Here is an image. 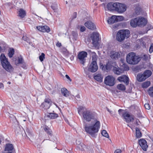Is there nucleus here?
<instances>
[{"label":"nucleus","mask_w":153,"mask_h":153,"mask_svg":"<svg viewBox=\"0 0 153 153\" xmlns=\"http://www.w3.org/2000/svg\"><path fill=\"white\" fill-rule=\"evenodd\" d=\"M0 60L2 67L6 71L11 72L13 71V68L8 61L4 54H1L0 56Z\"/></svg>","instance_id":"nucleus-3"},{"label":"nucleus","mask_w":153,"mask_h":153,"mask_svg":"<svg viewBox=\"0 0 153 153\" xmlns=\"http://www.w3.org/2000/svg\"><path fill=\"white\" fill-rule=\"evenodd\" d=\"M45 55L43 53L41 54V55L39 56V59L41 62H42L45 58Z\"/></svg>","instance_id":"nucleus-45"},{"label":"nucleus","mask_w":153,"mask_h":153,"mask_svg":"<svg viewBox=\"0 0 153 153\" xmlns=\"http://www.w3.org/2000/svg\"><path fill=\"white\" fill-rule=\"evenodd\" d=\"M98 67L97 62L95 61H92L88 67V71L92 72H95L98 69Z\"/></svg>","instance_id":"nucleus-11"},{"label":"nucleus","mask_w":153,"mask_h":153,"mask_svg":"<svg viewBox=\"0 0 153 153\" xmlns=\"http://www.w3.org/2000/svg\"><path fill=\"white\" fill-rule=\"evenodd\" d=\"M91 55H92V61H95L96 62L97 59V56L96 53L94 52H92L91 53Z\"/></svg>","instance_id":"nucleus-38"},{"label":"nucleus","mask_w":153,"mask_h":153,"mask_svg":"<svg viewBox=\"0 0 153 153\" xmlns=\"http://www.w3.org/2000/svg\"><path fill=\"white\" fill-rule=\"evenodd\" d=\"M150 81H146L143 83L142 84V87L143 88H147L150 86Z\"/></svg>","instance_id":"nucleus-34"},{"label":"nucleus","mask_w":153,"mask_h":153,"mask_svg":"<svg viewBox=\"0 0 153 153\" xmlns=\"http://www.w3.org/2000/svg\"><path fill=\"white\" fill-rule=\"evenodd\" d=\"M139 143L142 149L146 151L148 147L146 141L143 139H140L139 141Z\"/></svg>","instance_id":"nucleus-16"},{"label":"nucleus","mask_w":153,"mask_h":153,"mask_svg":"<svg viewBox=\"0 0 153 153\" xmlns=\"http://www.w3.org/2000/svg\"><path fill=\"white\" fill-rule=\"evenodd\" d=\"M36 29L39 30L42 32H49L50 31V28L47 26H38L36 27Z\"/></svg>","instance_id":"nucleus-18"},{"label":"nucleus","mask_w":153,"mask_h":153,"mask_svg":"<svg viewBox=\"0 0 153 153\" xmlns=\"http://www.w3.org/2000/svg\"><path fill=\"white\" fill-rule=\"evenodd\" d=\"M148 92L149 96L153 97V86L149 88Z\"/></svg>","instance_id":"nucleus-39"},{"label":"nucleus","mask_w":153,"mask_h":153,"mask_svg":"<svg viewBox=\"0 0 153 153\" xmlns=\"http://www.w3.org/2000/svg\"><path fill=\"white\" fill-rule=\"evenodd\" d=\"M123 110L122 109H120L119 110H118V112H119V114H120V115H121V112L123 111Z\"/></svg>","instance_id":"nucleus-58"},{"label":"nucleus","mask_w":153,"mask_h":153,"mask_svg":"<svg viewBox=\"0 0 153 153\" xmlns=\"http://www.w3.org/2000/svg\"><path fill=\"white\" fill-rule=\"evenodd\" d=\"M23 62V59L20 56L18 57V59H17L15 60V64L17 65L18 64L22 63Z\"/></svg>","instance_id":"nucleus-33"},{"label":"nucleus","mask_w":153,"mask_h":153,"mask_svg":"<svg viewBox=\"0 0 153 153\" xmlns=\"http://www.w3.org/2000/svg\"><path fill=\"white\" fill-rule=\"evenodd\" d=\"M7 83L8 84H10L11 83L10 82H7Z\"/></svg>","instance_id":"nucleus-62"},{"label":"nucleus","mask_w":153,"mask_h":153,"mask_svg":"<svg viewBox=\"0 0 153 153\" xmlns=\"http://www.w3.org/2000/svg\"><path fill=\"white\" fill-rule=\"evenodd\" d=\"M62 94L65 97H67L69 95V92L65 88H63L61 89Z\"/></svg>","instance_id":"nucleus-24"},{"label":"nucleus","mask_w":153,"mask_h":153,"mask_svg":"<svg viewBox=\"0 0 153 153\" xmlns=\"http://www.w3.org/2000/svg\"><path fill=\"white\" fill-rule=\"evenodd\" d=\"M71 58V59H72V58H73L74 57H72Z\"/></svg>","instance_id":"nucleus-64"},{"label":"nucleus","mask_w":153,"mask_h":153,"mask_svg":"<svg viewBox=\"0 0 153 153\" xmlns=\"http://www.w3.org/2000/svg\"><path fill=\"white\" fill-rule=\"evenodd\" d=\"M80 96L79 94L77 95L75 97V98L76 100L79 99H80Z\"/></svg>","instance_id":"nucleus-55"},{"label":"nucleus","mask_w":153,"mask_h":153,"mask_svg":"<svg viewBox=\"0 0 153 153\" xmlns=\"http://www.w3.org/2000/svg\"><path fill=\"white\" fill-rule=\"evenodd\" d=\"M116 16H113L107 21V22L109 24H112L116 22Z\"/></svg>","instance_id":"nucleus-26"},{"label":"nucleus","mask_w":153,"mask_h":153,"mask_svg":"<svg viewBox=\"0 0 153 153\" xmlns=\"http://www.w3.org/2000/svg\"><path fill=\"white\" fill-rule=\"evenodd\" d=\"M137 123V119L136 120V123Z\"/></svg>","instance_id":"nucleus-63"},{"label":"nucleus","mask_w":153,"mask_h":153,"mask_svg":"<svg viewBox=\"0 0 153 153\" xmlns=\"http://www.w3.org/2000/svg\"><path fill=\"white\" fill-rule=\"evenodd\" d=\"M115 78L113 76L108 75L105 78L104 82L106 85L112 86L115 84Z\"/></svg>","instance_id":"nucleus-7"},{"label":"nucleus","mask_w":153,"mask_h":153,"mask_svg":"<svg viewBox=\"0 0 153 153\" xmlns=\"http://www.w3.org/2000/svg\"><path fill=\"white\" fill-rule=\"evenodd\" d=\"M126 61L128 64L131 65H136L137 64L140 60V57L136 56L134 52H130L128 54L126 57Z\"/></svg>","instance_id":"nucleus-2"},{"label":"nucleus","mask_w":153,"mask_h":153,"mask_svg":"<svg viewBox=\"0 0 153 153\" xmlns=\"http://www.w3.org/2000/svg\"><path fill=\"white\" fill-rule=\"evenodd\" d=\"M83 107H80L78 108V113L79 114H81L82 111L83 109Z\"/></svg>","instance_id":"nucleus-50"},{"label":"nucleus","mask_w":153,"mask_h":153,"mask_svg":"<svg viewBox=\"0 0 153 153\" xmlns=\"http://www.w3.org/2000/svg\"><path fill=\"white\" fill-rule=\"evenodd\" d=\"M94 79L97 81H101L102 80V78L101 77V74H99L95 76L94 77Z\"/></svg>","instance_id":"nucleus-35"},{"label":"nucleus","mask_w":153,"mask_h":153,"mask_svg":"<svg viewBox=\"0 0 153 153\" xmlns=\"http://www.w3.org/2000/svg\"><path fill=\"white\" fill-rule=\"evenodd\" d=\"M144 107L146 109H149L150 108V107L149 103H146L144 105Z\"/></svg>","instance_id":"nucleus-49"},{"label":"nucleus","mask_w":153,"mask_h":153,"mask_svg":"<svg viewBox=\"0 0 153 153\" xmlns=\"http://www.w3.org/2000/svg\"><path fill=\"white\" fill-rule=\"evenodd\" d=\"M122 116L123 117L124 119L126 121L127 123H129L132 121L134 119L133 116L130 115L127 112L123 113Z\"/></svg>","instance_id":"nucleus-13"},{"label":"nucleus","mask_w":153,"mask_h":153,"mask_svg":"<svg viewBox=\"0 0 153 153\" xmlns=\"http://www.w3.org/2000/svg\"><path fill=\"white\" fill-rule=\"evenodd\" d=\"M22 39L23 40L25 41H26L27 43H28L30 45H31L32 43L30 42V40L29 38H27V36H24L22 37Z\"/></svg>","instance_id":"nucleus-43"},{"label":"nucleus","mask_w":153,"mask_h":153,"mask_svg":"<svg viewBox=\"0 0 153 153\" xmlns=\"http://www.w3.org/2000/svg\"><path fill=\"white\" fill-rule=\"evenodd\" d=\"M85 30V28L83 26H81L80 28V30L81 32H83Z\"/></svg>","instance_id":"nucleus-51"},{"label":"nucleus","mask_w":153,"mask_h":153,"mask_svg":"<svg viewBox=\"0 0 153 153\" xmlns=\"http://www.w3.org/2000/svg\"><path fill=\"white\" fill-rule=\"evenodd\" d=\"M117 88L118 89L122 91H124L126 89L125 86L122 84L118 85L117 86Z\"/></svg>","instance_id":"nucleus-37"},{"label":"nucleus","mask_w":153,"mask_h":153,"mask_svg":"<svg viewBox=\"0 0 153 153\" xmlns=\"http://www.w3.org/2000/svg\"><path fill=\"white\" fill-rule=\"evenodd\" d=\"M137 18H134L131 20L130 22L131 25L133 27H136L137 25Z\"/></svg>","instance_id":"nucleus-28"},{"label":"nucleus","mask_w":153,"mask_h":153,"mask_svg":"<svg viewBox=\"0 0 153 153\" xmlns=\"http://www.w3.org/2000/svg\"><path fill=\"white\" fill-rule=\"evenodd\" d=\"M51 100L48 98L45 99V100L43 102L41 105V107L42 109V110H47L48 109L51 104Z\"/></svg>","instance_id":"nucleus-9"},{"label":"nucleus","mask_w":153,"mask_h":153,"mask_svg":"<svg viewBox=\"0 0 153 153\" xmlns=\"http://www.w3.org/2000/svg\"><path fill=\"white\" fill-rule=\"evenodd\" d=\"M43 129L44 131H45L48 135L50 136H52V131L48 126H44Z\"/></svg>","instance_id":"nucleus-27"},{"label":"nucleus","mask_w":153,"mask_h":153,"mask_svg":"<svg viewBox=\"0 0 153 153\" xmlns=\"http://www.w3.org/2000/svg\"><path fill=\"white\" fill-rule=\"evenodd\" d=\"M126 7L125 4L117 3L116 11L120 13H123L126 11Z\"/></svg>","instance_id":"nucleus-10"},{"label":"nucleus","mask_w":153,"mask_h":153,"mask_svg":"<svg viewBox=\"0 0 153 153\" xmlns=\"http://www.w3.org/2000/svg\"><path fill=\"white\" fill-rule=\"evenodd\" d=\"M116 22L120 21L124 19V17L122 16H116Z\"/></svg>","instance_id":"nucleus-42"},{"label":"nucleus","mask_w":153,"mask_h":153,"mask_svg":"<svg viewBox=\"0 0 153 153\" xmlns=\"http://www.w3.org/2000/svg\"><path fill=\"white\" fill-rule=\"evenodd\" d=\"M136 136L137 138H140L142 136L139 129L137 128H136Z\"/></svg>","instance_id":"nucleus-36"},{"label":"nucleus","mask_w":153,"mask_h":153,"mask_svg":"<svg viewBox=\"0 0 153 153\" xmlns=\"http://www.w3.org/2000/svg\"><path fill=\"white\" fill-rule=\"evenodd\" d=\"M150 53H151L153 51V44H151L149 50Z\"/></svg>","instance_id":"nucleus-48"},{"label":"nucleus","mask_w":153,"mask_h":153,"mask_svg":"<svg viewBox=\"0 0 153 153\" xmlns=\"http://www.w3.org/2000/svg\"><path fill=\"white\" fill-rule=\"evenodd\" d=\"M120 56L121 52L112 51L110 53V57L113 59H117L120 57Z\"/></svg>","instance_id":"nucleus-15"},{"label":"nucleus","mask_w":153,"mask_h":153,"mask_svg":"<svg viewBox=\"0 0 153 153\" xmlns=\"http://www.w3.org/2000/svg\"><path fill=\"white\" fill-rule=\"evenodd\" d=\"M123 67H124V69L123 70L124 71H128L129 70V68L126 65L124 64L123 65Z\"/></svg>","instance_id":"nucleus-47"},{"label":"nucleus","mask_w":153,"mask_h":153,"mask_svg":"<svg viewBox=\"0 0 153 153\" xmlns=\"http://www.w3.org/2000/svg\"><path fill=\"white\" fill-rule=\"evenodd\" d=\"M62 52L65 55L68 56L69 55V53L65 48H63L62 50Z\"/></svg>","instance_id":"nucleus-41"},{"label":"nucleus","mask_w":153,"mask_h":153,"mask_svg":"<svg viewBox=\"0 0 153 153\" xmlns=\"http://www.w3.org/2000/svg\"><path fill=\"white\" fill-rule=\"evenodd\" d=\"M83 116L84 118L87 121L89 122L94 118V115L88 110H86L83 112Z\"/></svg>","instance_id":"nucleus-8"},{"label":"nucleus","mask_w":153,"mask_h":153,"mask_svg":"<svg viewBox=\"0 0 153 153\" xmlns=\"http://www.w3.org/2000/svg\"><path fill=\"white\" fill-rule=\"evenodd\" d=\"M121 150L120 149H117L114 152V153H121Z\"/></svg>","instance_id":"nucleus-52"},{"label":"nucleus","mask_w":153,"mask_h":153,"mask_svg":"<svg viewBox=\"0 0 153 153\" xmlns=\"http://www.w3.org/2000/svg\"><path fill=\"white\" fill-rule=\"evenodd\" d=\"M100 123L96 119L92 121L89 125H86L84 127L85 131L92 137H95L100 128Z\"/></svg>","instance_id":"nucleus-1"},{"label":"nucleus","mask_w":153,"mask_h":153,"mask_svg":"<svg viewBox=\"0 0 153 153\" xmlns=\"http://www.w3.org/2000/svg\"><path fill=\"white\" fill-rule=\"evenodd\" d=\"M14 53V49L13 48H10L9 50L8 53L9 57L10 58L12 57Z\"/></svg>","instance_id":"nucleus-32"},{"label":"nucleus","mask_w":153,"mask_h":153,"mask_svg":"<svg viewBox=\"0 0 153 153\" xmlns=\"http://www.w3.org/2000/svg\"><path fill=\"white\" fill-rule=\"evenodd\" d=\"M87 53L86 52L82 51L80 52L78 55V58L79 60L80 63L84 65L85 61V58L87 57Z\"/></svg>","instance_id":"nucleus-12"},{"label":"nucleus","mask_w":153,"mask_h":153,"mask_svg":"<svg viewBox=\"0 0 153 153\" xmlns=\"http://www.w3.org/2000/svg\"><path fill=\"white\" fill-rule=\"evenodd\" d=\"M137 80L139 82H142L145 80L146 78L144 74H139L137 77Z\"/></svg>","instance_id":"nucleus-25"},{"label":"nucleus","mask_w":153,"mask_h":153,"mask_svg":"<svg viewBox=\"0 0 153 153\" xmlns=\"http://www.w3.org/2000/svg\"><path fill=\"white\" fill-rule=\"evenodd\" d=\"M74 17V18H75L76 17V13H74L73 14Z\"/></svg>","instance_id":"nucleus-57"},{"label":"nucleus","mask_w":153,"mask_h":153,"mask_svg":"<svg viewBox=\"0 0 153 153\" xmlns=\"http://www.w3.org/2000/svg\"><path fill=\"white\" fill-rule=\"evenodd\" d=\"M129 34L130 32L128 30H120L117 34L116 39L119 42H121L125 38H128L129 36Z\"/></svg>","instance_id":"nucleus-4"},{"label":"nucleus","mask_w":153,"mask_h":153,"mask_svg":"<svg viewBox=\"0 0 153 153\" xmlns=\"http://www.w3.org/2000/svg\"><path fill=\"white\" fill-rule=\"evenodd\" d=\"M87 51L91 55V53L93 52H91V51L90 50H88Z\"/></svg>","instance_id":"nucleus-60"},{"label":"nucleus","mask_w":153,"mask_h":153,"mask_svg":"<svg viewBox=\"0 0 153 153\" xmlns=\"http://www.w3.org/2000/svg\"><path fill=\"white\" fill-rule=\"evenodd\" d=\"M58 117V114H57L53 113H50L45 115V119L48 120L49 119H55Z\"/></svg>","instance_id":"nucleus-20"},{"label":"nucleus","mask_w":153,"mask_h":153,"mask_svg":"<svg viewBox=\"0 0 153 153\" xmlns=\"http://www.w3.org/2000/svg\"><path fill=\"white\" fill-rule=\"evenodd\" d=\"M134 7L135 8L134 9L136 13H138L140 10V7L139 4H135Z\"/></svg>","instance_id":"nucleus-40"},{"label":"nucleus","mask_w":153,"mask_h":153,"mask_svg":"<svg viewBox=\"0 0 153 153\" xmlns=\"http://www.w3.org/2000/svg\"><path fill=\"white\" fill-rule=\"evenodd\" d=\"M18 15L21 18H23L26 15V12L24 10L20 9L19 11Z\"/></svg>","instance_id":"nucleus-30"},{"label":"nucleus","mask_w":153,"mask_h":153,"mask_svg":"<svg viewBox=\"0 0 153 153\" xmlns=\"http://www.w3.org/2000/svg\"><path fill=\"white\" fill-rule=\"evenodd\" d=\"M107 111L109 112L111 114V111L110 110H109V109L108 108H107Z\"/></svg>","instance_id":"nucleus-61"},{"label":"nucleus","mask_w":153,"mask_h":153,"mask_svg":"<svg viewBox=\"0 0 153 153\" xmlns=\"http://www.w3.org/2000/svg\"><path fill=\"white\" fill-rule=\"evenodd\" d=\"M152 72L151 71L149 70H147L145 72H144L143 74L144 75V76H145L146 79L149 77L152 74Z\"/></svg>","instance_id":"nucleus-31"},{"label":"nucleus","mask_w":153,"mask_h":153,"mask_svg":"<svg viewBox=\"0 0 153 153\" xmlns=\"http://www.w3.org/2000/svg\"><path fill=\"white\" fill-rule=\"evenodd\" d=\"M76 143L78 145L79 148L81 150H84V148L85 147V146L79 140L76 141Z\"/></svg>","instance_id":"nucleus-29"},{"label":"nucleus","mask_w":153,"mask_h":153,"mask_svg":"<svg viewBox=\"0 0 153 153\" xmlns=\"http://www.w3.org/2000/svg\"><path fill=\"white\" fill-rule=\"evenodd\" d=\"M102 134L103 136L106 137L108 138L109 137L108 134L107 132L105 130H103L102 131Z\"/></svg>","instance_id":"nucleus-44"},{"label":"nucleus","mask_w":153,"mask_h":153,"mask_svg":"<svg viewBox=\"0 0 153 153\" xmlns=\"http://www.w3.org/2000/svg\"><path fill=\"white\" fill-rule=\"evenodd\" d=\"M65 77H66L68 79V80H70V81H71V80L70 79V77H69V76L68 75H65Z\"/></svg>","instance_id":"nucleus-56"},{"label":"nucleus","mask_w":153,"mask_h":153,"mask_svg":"<svg viewBox=\"0 0 153 153\" xmlns=\"http://www.w3.org/2000/svg\"><path fill=\"white\" fill-rule=\"evenodd\" d=\"M72 36H74V38L75 40H76L77 39V34L75 32H72Z\"/></svg>","instance_id":"nucleus-46"},{"label":"nucleus","mask_w":153,"mask_h":153,"mask_svg":"<svg viewBox=\"0 0 153 153\" xmlns=\"http://www.w3.org/2000/svg\"><path fill=\"white\" fill-rule=\"evenodd\" d=\"M137 25L139 26L142 27L145 26L147 23L146 19L143 17H137Z\"/></svg>","instance_id":"nucleus-14"},{"label":"nucleus","mask_w":153,"mask_h":153,"mask_svg":"<svg viewBox=\"0 0 153 153\" xmlns=\"http://www.w3.org/2000/svg\"><path fill=\"white\" fill-rule=\"evenodd\" d=\"M113 70L114 73L117 75H120L123 72V70L118 67H116L114 66Z\"/></svg>","instance_id":"nucleus-22"},{"label":"nucleus","mask_w":153,"mask_h":153,"mask_svg":"<svg viewBox=\"0 0 153 153\" xmlns=\"http://www.w3.org/2000/svg\"><path fill=\"white\" fill-rule=\"evenodd\" d=\"M117 3L110 2L107 4V8L110 11H116L117 7Z\"/></svg>","instance_id":"nucleus-17"},{"label":"nucleus","mask_w":153,"mask_h":153,"mask_svg":"<svg viewBox=\"0 0 153 153\" xmlns=\"http://www.w3.org/2000/svg\"><path fill=\"white\" fill-rule=\"evenodd\" d=\"M85 26L89 29L94 30L96 29V26L94 24L90 21H87L85 23Z\"/></svg>","instance_id":"nucleus-21"},{"label":"nucleus","mask_w":153,"mask_h":153,"mask_svg":"<svg viewBox=\"0 0 153 153\" xmlns=\"http://www.w3.org/2000/svg\"><path fill=\"white\" fill-rule=\"evenodd\" d=\"M99 34L97 32H93L91 35V38L92 40V44L95 47L99 46Z\"/></svg>","instance_id":"nucleus-6"},{"label":"nucleus","mask_w":153,"mask_h":153,"mask_svg":"<svg viewBox=\"0 0 153 153\" xmlns=\"http://www.w3.org/2000/svg\"><path fill=\"white\" fill-rule=\"evenodd\" d=\"M56 46L58 47H60L61 46V44L60 43L58 42L56 44Z\"/></svg>","instance_id":"nucleus-53"},{"label":"nucleus","mask_w":153,"mask_h":153,"mask_svg":"<svg viewBox=\"0 0 153 153\" xmlns=\"http://www.w3.org/2000/svg\"><path fill=\"white\" fill-rule=\"evenodd\" d=\"M51 7L54 10L56 9V8L55 7H54L53 6H51Z\"/></svg>","instance_id":"nucleus-59"},{"label":"nucleus","mask_w":153,"mask_h":153,"mask_svg":"<svg viewBox=\"0 0 153 153\" xmlns=\"http://www.w3.org/2000/svg\"><path fill=\"white\" fill-rule=\"evenodd\" d=\"M4 85L2 83H0V88H3Z\"/></svg>","instance_id":"nucleus-54"},{"label":"nucleus","mask_w":153,"mask_h":153,"mask_svg":"<svg viewBox=\"0 0 153 153\" xmlns=\"http://www.w3.org/2000/svg\"><path fill=\"white\" fill-rule=\"evenodd\" d=\"M117 80L120 82H124L126 85H128L129 83V78L125 75H123L119 77Z\"/></svg>","instance_id":"nucleus-19"},{"label":"nucleus","mask_w":153,"mask_h":153,"mask_svg":"<svg viewBox=\"0 0 153 153\" xmlns=\"http://www.w3.org/2000/svg\"><path fill=\"white\" fill-rule=\"evenodd\" d=\"M13 145L11 144H7L6 145L5 148V151H7L8 152H13Z\"/></svg>","instance_id":"nucleus-23"},{"label":"nucleus","mask_w":153,"mask_h":153,"mask_svg":"<svg viewBox=\"0 0 153 153\" xmlns=\"http://www.w3.org/2000/svg\"><path fill=\"white\" fill-rule=\"evenodd\" d=\"M116 66V63L113 61H108L106 65H103L102 63L100 64V68L103 70L107 72L110 71L112 67Z\"/></svg>","instance_id":"nucleus-5"}]
</instances>
